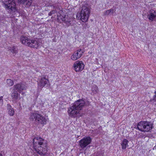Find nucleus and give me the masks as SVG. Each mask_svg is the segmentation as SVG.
<instances>
[{"label": "nucleus", "mask_w": 156, "mask_h": 156, "mask_svg": "<svg viewBox=\"0 0 156 156\" xmlns=\"http://www.w3.org/2000/svg\"><path fill=\"white\" fill-rule=\"evenodd\" d=\"M85 104V102L82 99H79L75 102L68 111L69 115L75 117L78 114L79 111L82 110L84 107Z\"/></svg>", "instance_id": "nucleus-1"}, {"label": "nucleus", "mask_w": 156, "mask_h": 156, "mask_svg": "<svg viewBox=\"0 0 156 156\" xmlns=\"http://www.w3.org/2000/svg\"><path fill=\"white\" fill-rule=\"evenodd\" d=\"M90 11V6L87 3H84L81 7L80 12L77 13L76 18L78 20L82 21L83 22L87 21L88 19Z\"/></svg>", "instance_id": "nucleus-2"}, {"label": "nucleus", "mask_w": 156, "mask_h": 156, "mask_svg": "<svg viewBox=\"0 0 156 156\" xmlns=\"http://www.w3.org/2000/svg\"><path fill=\"white\" fill-rule=\"evenodd\" d=\"M136 126V129L144 132H150L153 128V124L151 122L147 121L140 122Z\"/></svg>", "instance_id": "nucleus-3"}, {"label": "nucleus", "mask_w": 156, "mask_h": 156, "mask_svg": "<svg viewBox=\"0 0 156 156\" xmlns=\"http://www.w3.org/2000/svg\"><path fill=\"white\" fill-rule=\"evenodd\" d=\"M20 39L22 43L25 45L36 48L39 46V43L37 41L31 40L26 36H21Z\"/></svg>", "instance_id": "nucleus-4"}, {"label": "nucleus", "mask_w": 156, "mask_h": 156, "mask_svg": "<svg viewBox=\"0 0 156 156\" xmlns=\"http://www.w3.org/2000/svg\"><path fill=\"white\" fill-rule=\"evenodd\" d=\"M2 1L9 13L12 14L16 11V3L14 0H2Z\"/></svg>", "instance_id": "nucleus-5"}, {"label": "nucleus", "mask_w": 156, "mask_h": 156, "mask_svg": "<svg viewBox=\"0 0 156 156\" xmlns=\"http://www.w3.org/2000/svg\"><path fill=\"white\" fill-rule=\"evenodd\" d=\"M57 17L58 22H63L67 26H69L71 24V19L69 18L66 17V16H63L61 14L60 15H58Z\"/></svg>", "instance_id": "nucleus-6"}, {"label": "nucleus", "mask_w": 156, "mask_h": 156, "mask_svg": "<svg viewBox=\"0 0 156 156\" xmlns=\"http://www.w3.org/2000/svg\"><path fill=\"white\" fill-rule=\"evenodd\" d=\"M92 139L90 136L84 137L79 142V144L80 147L82 149L86 147L91 142Z\"/></svg>", "instance_id": "nucleus-7"}, {"label": "nucleus", "mask_w": 156, "mask_h": 156, "mask_svg": "<svg viewBox=\"0 0 156 156\" xmlns=\"http://www.w3.org/2000/svg\"><path fill=\"white\" fill-rule=\"evenodd\" d=\"M74 70L77 72L81 71L84 69V65L82 61H77L73 64Z\"/></svg>", "instance_id": "nucleus-8"}, {"label": "nucleus", "mask_w": 156, "mask_h": 156, "mask_svg": "<svg viewBox=\"0 0 156 156\" xmlns=\"http://www.w3.org/2000/svg\"><path fill=\"white\" fill-rule=\"evenodd\" d=\"M84 50L81 49H78L75 51L71 56V59L75 61L80 58L84 52Z\"/></svg>", "instance_id": "nucleus-9"}, {"label": "nucleus", "mask_w": 156, "mask_h": 156, "mask_svg": "<svg viewBox=\"0 0 156 156\" xmlns=\"http://www.w3.org/2000/svg\"><path fill=\"white\" fill-rule=\"evenodd\" d=\"M41 117V114H39L37 112H35L31 113L29 117V119L30 121L36 122H37L39 117Z\"/></svg>", "instance_id": "nucleus-10"}, {"label": "nucleus", "mask_w": 156, "mask_h": 156, "mask_svg": "<svg viewBox=\"0 0 156 156\" xmlns=\"http://www.w3.org/2000/svg\"><path fill=\"white\" fill-rule=\"evenodd\" d=\"M13 89L20 93V91L26 89L27 86L22 83H17L13 87Z\"/></svg>", "instance_id": "nucleus-11"}, {"label": "nucleus", "mask_w": 156, "mask_h": 156, "mask_svg": "<svg viewBox=\"0 0 156 156\" xmlns=\"http://www.w3.org/2000/svg\"><path fill=\"white\" fill-rule=\"evenodd\" d=\"M20 94L18 93L17 91L13 89L11 95V97L13 99L12 101L13 102L16 103L17 102V100L20 98Z\"/></svg>", "instance_id": "nucleus-12"}, {"label": "nucleus", "mask_w": 156, "mask_h": 156, "mask_svg": "<svg viewBox=\"0 0 156 156\" xmlns=\"http://www.w3.org/2000/svg\"><path fill=\"white\" fill-rule=\"evenodd\" d=\"M155 11L153 9H151L148 13L147 18L151 21L154 20H155Z\"/></svg>", "instance_id": "nucleus-13"}, {"label": "nucleus", "mask_w": 156, "mask_h": 156, "mask_svg": "<svg viewBox=\"0 0 156 156\" xmlns=\"http://www.w3.org/2000/svg\"><path fill=\"white\" fill-rule=\"evenodd\" d=\"M48 82V80L46 78L45 76L42 77L40 82L38 83V85L40 87H43Z\"/></svg>", "instance_id": "nucleus-14"}, {"label": "nucleus", "mask_w": 156, "mask_h": 156, "mask_svg": "<svg viewBox=\"0 0 156 156\" xmlns=\"http://www.w3.org/2000/svg\"><path fill=\"white\" fill-rule=\"evenodd\" d=\"M9 50L10 51L11 55L12 56H14L18 52L17 48L15 46L10 47Z\"/></svg>", "instance_id": "nucleus-15"}, {"label": "nucleus", "mask_w": 156, "mask_h": 156, "mask_svg": "<svg viewBox=\"0 0 156 156\" xmlns=\"http://www.w3.org/2000/svg\"><path fill=\"white\" fill-rule=\"evenodd\" d=\"M39 117L37 122L41 124H45L46 123L47 120L41 114V117Z\"/></svg>", "instance_id": "nucleus-16"}, {"label": "nucleus", "mask_w": 156, "mask_h": 156, "mask_svg": "<svg viewBox=\"0 0 156 156\" xmlns=\"http://www.w3.org/2000/svg\"><path fill=\"white\" fill-rule=\"evenodd\" d=\"M7 108L8 110V114L11 116H12L14 114V111L13 109L12 108L9 104L7 105Z\"/></svg>", "instance_id": "nucleus-17"}, {"label": "nucleus", "mask_w": 156, "mask_h": 156, "mask_svg": "<svg viewBox=\"0 0 156 156\" xmlns=\"http://www.w3.org/2000/svg\"><path fill=\"white\" fill-rule=\"evenodd\" d=\"M129 141L126 139H124L121 144L122 148L123 149H125L127 147H128V143Z\"/></svg>", "instance_id": "nucleus-18"}, {"label": "nucleus", "mask_w": 156, "mask_h": 156, "mask_svg": "<svg viewBox=\"0 0 156 156\" xmlns=\"http://www.w3.org/2000/svg\"><path fill=\"white\" fill-rule=\"evenodd\" d=\"M18 2L20 3L24 4L26 2L28 1L26 5L27 6H30L31 5L32 0H17Z\"/></svg>", "instance_id": "nucleus-19"}, {"label": "nucleus", "mask_w": 156, "mask_h": 156, "mask_svg": "<svg viewBox=\"0 0 156 156\" xmlns=\"http://www.w3.org/2000/svg\"><path fill=\"white\" fill-rule=\"evenodd\" d=\"M91 91L95 94L98 93V87L96 85H94L92 87Z\"/></svg>", "instance_id": "nucleus-20"}, {"label": "nucleus", "mask_w": 156, "mask_h": 156, "mask_svg": "<svg viewBox=\"0 0 156 156\" xmlns=\"http://www.w3.org/2000/svg\"><path fill=\"white\" fill-rule=\"evenodd\" d=\"M7 83L9 86H11L13 84V82L10 79L7 80Z\"/></svg>", "instance_id": "nucleus-21"}, {"label": "nucleus", "mask_w": 156, "mask_h": 156, "mask_svg": "<svg viewBox=\"0 0 156 156\" xmlns=\"http://www.w3.org/2000/svg\"><path fill=\"white\" fill-rule=\"evenodd\" d=\"M54 10H56V12L58 11H61V8L60 6H59L58 4H57L56 7H55Z\"/></svg>", "instance_id": "nucleus-22"}, {"label": "nucleus", "mask_w": 156, "mask_h": 156, "mask_svg": "<svg viewBox=\"0 0 156 156\" xmlns=\"http://www.w3.org/2000/svg\"><path fill=\"white\" fill-rule=\"evenodd\" d=\"M55 13H56V10H52L48 13V15L49 16H51L52 15L54 14Z\"/></svg>", "instance_id": "nucleus-23"}, {"label": "nucleus", "mask_w": 156, "mask_h": 156, "mask_svg": "<svg viewBox=\"0 0 156 156\" xmlns=\"http://www.w3.org/2000/svg\"><path fill=\"white\" fill-rule=\"evenodd\" d=\"M3 96H1L0 97V106H2L3 104Z\"/></svg>", "instance_id": "nucleus-24"}, {"label": "nucleus", "mask_w": 156, "mask_h": 156, "mask_svg": "<svg viewBox=\"0 0 156 156\" xmlns=\"http://www.w3.org/2000/svg\"><path fill=\"white\" fill-rule=\"evenodd\" d=\"M110 13L108 10L104 12V14L105 16H108Z\"/></svg>", "instance_id": "nucleus-25"}, {"label": "nucleus", "mask_w": 156, "mask_h": 156, "mask_svg": "<svg viewBox=\"0 0 156 156\" xmlns=\"http://www.w3.org/2000/svg\"><path fill=\"white\" fill-rule=\"evenodd\" d=\"M57 4L55 3V4H52V5H50V6L51 7H52L53 9H55V7H56V5Z\"/></svg>", "instance_id": "nucleus-26"}, {"label": "nucleus", "mask_w": 156, "mask_h": 156, "mask_svg": "<svg viewBox=\"0 0 156 156\" xmlns=\"http://www.w3.org/2000/svg\"><path fill=\"white\" fill-rule=\"evenodd\" d=\"M108 10L110 13H113L114 11V9H110Z\"/></svg>", "instance_id": "nucleus-27"}, {"label": "nucleus", "mask_w": 156, "mask_h": 156, "mask_svg": "<svg viewBox=\"0 0 156 156\" xmlns=\"http://www.w3.org/2000/svg\"><path fill=\"white\" fill-rule=\"evenodd\" d=\"M0 156H3L2 154L0 153Z\"/></svg>", "instance_id": "nucleus-28"}, {"label": "nucleus", "mask_w": 156, "mask_h": 156, "mask_svg": "<svg viewBox=\"0 0 156 156\" xmlns=\"http://www.w3.org/2000/svg\"><path fill=\"white\" fill-rule=\"evenodd\" d=\"M155 17H156V12L155 11Z\"/></svg>", "instance_id": "nucleus-29"}, {"label": "nucleus", "mask_w": 156, "mask_h": 156, "mask_svg": "<svg viewBox=\"0 0 156 156\" xmlns=\"http://www.w3.org/2000/svg\"><path fill=\"white\" fill-rule=\"evenodd\" d=\"M24 93H22V94H24Z\"/></svg>", "instance_id": "nucleus-30"}]
</instances>
